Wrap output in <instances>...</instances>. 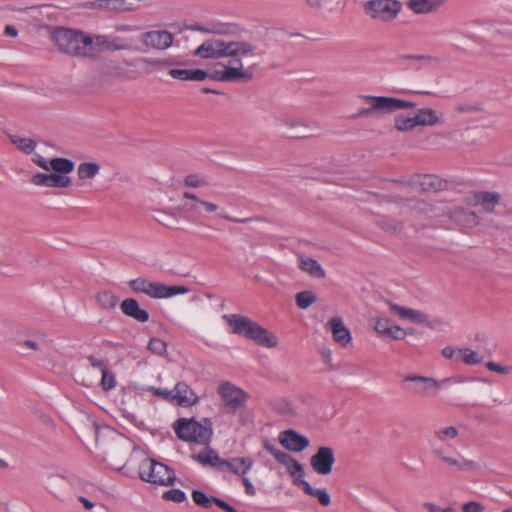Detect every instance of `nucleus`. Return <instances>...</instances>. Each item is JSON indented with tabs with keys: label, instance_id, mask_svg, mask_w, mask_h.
Listing matches in <instances>:
<instances>
[{
	"label": "nucleus",
	"instance_id": "obj_21",
	"mask_svg": "<svg viewBox=\"0 0 512 512\" xmlns=\"http://www.w3.org/2000/svg\"><path fill=\"white\" fill-rule=\"evenodd\" d=\"M279 441L287 450L292 452H301L309 446V439L294 430L282 432Z\"/></svg>",
	"mask_w": 512,
	"mask_h": 512
},
{
	"label": "nucleus",
	"instance_id": "obj_46",
	"mask_svg": "<svg viewBox=\"0 0 512 512\" xmlns=\"http://www.w3.org/2000/svg\"><path fill=\"white\" fill-rule=\"evenodd\" d=\"M149 390L156 396L161 397L162 399L172 403L173 399V389H161L156 387H150Z\"/></svg>",
	"mask_w": 512,
	"mask_h": 512
},
{
	"label": "nucleus",
	"instance_id": "obj_18",
	"mask_svg": "<svg viewBox=\"0 0 512 512\" xmlns=\"http://www.w3.org/2000/svg\"><path fill=\"white\" fill-rule=\"evenodd\" d=\"M173 35L169 31L154 30L145 32L141 35V42L150 48L164 50L173 43Z\"/></svg>",
	"mask_w": 512,
	"mask_h": 512
},
{
	"label": "nucleus",
	"instance_id": "obj_17",
	"mask_svg": "<svg viewBox=\"0 0 512 512\" xmlns=\"http://www.w3.org/2000/svg\"><path fill=\"white\" fill-rule=\"evenodd\" d=\"M409 185L416 191L436 192L443 189L446 183L438 176L425 174L412 176Z\"/></svg>",
	"mask_w": 512,
	"mask_h": 512
},
{
	"label": "nucleus",
	"instance_id": "obj_6",
	"mask_svg": "<svg viewBox=\"0 0 512 512\" xmlns=\"http://www.w3.org/2000/svg\"><path fill=\"white\" fill-rule=\"evenodd\" d=\"M459 435L455 426H444L434 430L433 438L429 441L433 453L444 463L455 466L460 470H476L478 464L472 460L454 458L447 455L444 445L450 446L449 442Z\"/></svg>",
	"mask_w": 512,
	"mask_h": 512
},
{
	"label": "nucleus",
	"instance_id": "obj_56",
	"mask_svg": "<svg viewBox=\"0 0 512 512\" xmlns=\"http://www.w3.org/2000/svg\"><path fill=\"white\" fill-rule=\"evenodd\" d=\"M23 345L25 347H28L30 349H33V350H38L39 346L38 344L35 342V341H32V340H26Z\"/></svg>",
	"mask_w": 512,
	"mask_h": 512
},
{
	"label": "nucleus",
	"instance_id": "obj_60",
	"mask_svg": "<svg viewBox=\"0 0 512 512\" xmlns=\"http://www.w3.org/2000/svg\"><path fill=\"white\" fill-rule=\"evenodd\" d=\"M409 58H411V59H416V60H428V59H430L431 57H429V56H425V55H418V56H410Z\"/></svg>",
	"mask_w": 512,
	"mask_h": 512
},
{
	"label": "nucleus",
	"instance_id": "obj_51",
	"mask_svg": "<svg viewBox=\"0 0 512 512\" xmlns=\"http://www.w3.org/2000/svg\"><path fill=\"white\" fill-rule=\"evenodd\" d=\"M326 0H305V3L312 11H320L323 9Z\"/></svg>",
	"mask_w": 512,
	"mask_h": 512
},
{
	"label": "nucleus",
	"instance_id": "obj_36",
	"mask_svg": "<svg viewBox=\"0 0 512 512\" xmlns=\"http://www.w3.org/2000/svg\"><path fill=\"white\" fill-rule=\"evenodd\" d=\"M98 305L104 310H112L118 303V297L110 291H101L96 295Z\"/></svg>",
	"mask_w": 512,
	"mask_h": 512
},
{
	"label": "nucleus",
	"instance_id": "obj_5",
	"mask_svg": "<svg viewBox=\"0 0 512 512\" xmlns=\"http://www.w3.org/2000/svg\"><path fill=\"white\" fill-rule=\"evenodd\" d=\"M464 381L463 377L452 376L437 380L432 377H426L415 374H408L402 378V389L411 396L430 398L435 397L440 388L446 384H456Z\"/></svg>",
	"mask_w": 512,
	"mask_h": 512
},
{
	"label": "nucleus",
	"instance_id": "obj_29",
	"mask_svg": "<svg viewBox=\"0 0 512 512\" xmlns=\"http://www.w3.org/2000/svg\"><path fill=\"white\" fill-rule=\"evenodd\" d=\"M168 74L182 81H204L209 78L208 72L202 69H170Z\"/></svg>",
	"mask_w": 512,
	"mask_h": 512
},
{
	"label": "nucleus",
	"instance_id": "obj_39",
	"mask_svg": "<svg viewBox=\"0 0 512 512\" xmlns=\"http://www.w3.org/2000/svg\"><path fill=\"white\" fill-rule=\"evenodd\" d=\"M295 300H296V305L300 309L305 310L308 307H310L313 303L316 302V296L312 291L306 290V291L297 293Z\"/></svg>",
	"mask_w": 512,
	"mask_h": 512
},
{
	"label": "nucleus",
	"instance_id": "obj_32",
	"mask_svg": "<svg viewBox=\"0 0 512 512\" xmlns=\"http://www.w3.org/2000/svg\"><path fill=\"white\" fill-rule=\"evenodd\" d=\"M453 218L465 228L475 227L479 223V217L475 212L467 211L462 208L454 211Z\"/></svg>",
	"mask_w": 512,
	"mask_h": 512
},
{
	"label": "nucleus",
	"instance_id": "obj_37",
	"mask_svg": "<svg viewBox=\"0 0 512 512\" xmlns=\"http://www.w3.org/2000/svg\"><path fill=\"white\" fill-rule=\"evenodd\" d=\"M459 359L467 365H476L483 361V356L469 348H460L457 350Z\"/></svg>",
	"mask_w": 512,
	"mask_h": 512
},
{
	"label": "nucleus",
	"instance_id": "obj_55",
	"mask_svg": "<svg viewBox=\"0 0 512 512\" xmlns=\"http://www.w3.org/2000/svg\"><path fill=\"white\" fill-rule=\"evenodd\" d=\"M455 354H457V351H455L452 347H445L442 350V355L447 359L453 358Z\"/></svg>",
	"mask_w": 512,
	"mask_h": 512
},
{
	"label": "nucleus",
	"instance_id": "obj_2",
	"mask_svg": "<svg viewBox=\"0 0 512 512\" xmlns=\"http://www.w3.org/2000/svg\"><path fill=\"white\" fill-rule=\"evenodd\" d=\"M52 40L61 52L87 59H95L104 51L126 49V45L120 43L117 37L88 34L70 28H57L52 34Z\"/></svg>",
	"mask_w": 512,
	"mask_h": 512
},
{
	"label": "nucleus",
	"instance_id": "obj_15",
	"mask_svg": "<svg viewBox=\"0 0 512 512\" xmlns=\"http://www.w3.org/2000/svg\"><path fill=\"white\" fill-rule=\"evenodd\" d=\"M264 448L276 459L277 462L284 465L289 474L293 478H302L304 476V469L301 463H299L296 459H294L291 455L286 452L281 451L276 448L274 445L265 442Z\"/></svg>",
	"mask_w": 512,
	"mask_h": 512
},
{
	"label": "nucleus",
	"instance_id": "obj_53",
	"mask_svg": "<svg viewBox=\"0 0 512 512\" xmlns=\"http://www.w3.org/2000/svg\"><path fill=\"white\" fill-rule=\"evenodd\" d=\"M78 501L83 505L85 510H90L94 507V502L87 497L80 496L78 497Z\"/></svg>",
	"mask_w": 512,
	"mask_h": 512
},
{
	"label": "nucleus",
	"instance_id": "obj_7",
	"mask_svg": "<svg viewBox=\"0 0 512 512\" xmlns=\"http://www.w3.org/2000/svg\"><path fill=\"white\" fill-rule=\"evenodd\" d=\"M173 428L180 440L203 446L210 444L213 435L212 422L207 418L200 422L193 418H180L174 422Z\"/></svg>",
	"mask_w": 512,
	"mask_h": 512
},
{
	"label": "nucleus",
	"instance_id": "obj_28",
	"mask_svg": "<svg viewBox=\"0 0 512 512\" xmlns=\"http://www.w3.org/2000/svg\"><path fill=\"white\" fill-rule=\"evenodd\" d=\"M191 458L202 466L217 467L219 469L222 462V458L215 450L211 449L209 445L205 446L201 452L192 454Z\"/></svg>",
	"mask_w": 512,
	"mask_h": 512
},
{
	"label": "nucleus",
	"instance_id": "obj_54",
	"mask_svg": "<svg viewBox=\"0 0 512 512\" xmlns=\"http://www.w3.org/2000/svg\"><path fill=\"white\" fill-rule=\"evenodd\" d=\"M4 33L9 37H16L18 35L17 29L12 25H7L4 29Z\"/></svg>",
	"mask_w": 512,
	"mask_h": 512
},
{
	"label": "nucleus",
	"instance_id": "obj_13",
	"mask_svg": "<svg viewBox=\"0 0 512 512\" xmlns=\"http://www.w3.org/2000/svg\"><path fill=\"white\" fill-rule=\"evenodd\" d=\"M81 7L104 13H125L137 10L140 0H93L82 3Z\"/></svg>",
	"mask_w": 512,
	"mask_h": 512
},
{
	"label": "nucleus",
	"instance_id": "obj_58",
	"mask_svg": "<svg viewBox=\"0 0 512 512\" xmlns=\"http://www.w3.org/2000/svg\"><path fill=\"white\" fill-rule=\"evenodd\" d=\"M424 507H425L427 510H429L430 512H436V511H437L436 506H435L434 504H432V503H426V504L424 505Z\"/></svg>",
	"mask_w": 512,
	"mask_h": 512
},
{
	"label": "nucleus",
	"instance_id": "obj_30",
	"mask_svg": "<svg viewBox=\"0 0 512 512\" xmlns=\"http://www.w3.org/2000/svg\"><path fill=\"white\" fill-rule=\"evenodd\" d=\"M298 264L299 269L311 277L324 278L326 276L325 270L319 262L311 257L299 256Z\"/></svg>",
	"mask_w": 512,
	"mask_h": 512
},
{
	"label": "nucleus",
	"instance_id": "obj_43",
	"mask_svg": "<svg viewBox=\"0 0 512 512\" xmlns=\"http://www.w3.org/2000/svg\"><path fill=\"white\" fill-rule=\"evenodd\" d=\"M148 349L154 354L163 355L166 352L167 345L159 338H152L148 343Z\"/></svg>",
	"mask_w": 512,
	"mask_h": 512
},
{
	"label": "nucleus",
	"instance_id": "obj_3",
	"mask_svg": "<svg viewBox=\"0 0 512 512\" xmlns=\"http://www.w3.org/2000/svg\"><path fill=\"white\" fill-rule=\"evenodd\" d=\"M32 160L38 167L50 172H38L33 174L30 179L33 185L46 188H68L72 185L70 173L75 168V164L72 160L63 157H54L47 161L39 154L35 155Z\"/></svg>",
	"mask_w": 512,
	"mask_h": 512
},
{
	"label": "nucleus",
	"instance_id": "obj_45",
	"mask_svg": "<svg viewBox=\"0 0 512 512\" xmlns=\"http://www.w3.org/2000/svg\"><path fill=\"white\" fill-rule=\"evenodd\" d=\"M163 498L165 500L181 503L186 499V495L180 489H171L169 491L164 492Z\"/></svg>",
	"mask_w": 512,
	"mask_h": 512
},
{
	"label": "nucleus",
	"instance_id": "obj_48",
	"mask_svg": "<svg viewBox=\"0 0 512 512\" xmlns=\"http://www.w3.org/2000/svg\"><path fill=\"white\" fill-rule=\"evenodd\" d=\"M485 507L480 502L471 501L462 506V512H482Z\"/></svg>",
	"mask_w": 512,
	"mask_h": 512
},
{
	"label": "nucleus",
	"instance_id": "obj_61",
	"mask_svg": "<svg viewBox=\"0 0 512 512\" xmlns=\"http://www.w3.org/2000/svg\"><path fill=\"white\" fill-rule=\"evenodd\" d=\"M8 467V463L0 458V468L5 469Z\"/></svg>",
	"mask_w": 512,
	"mask_h": 512
},
{
	"label": "nucleus",
	"instance_id": "obj_49",
	"mask_svg": "<svg viewBox=\"0 0 512 512\" xmlns=\"http://www.w3.org/2000/svg\"><path fill=\"white\" fill-rule=\"evenodd\" d=\"M486 367L487 369H489L490 371H493V372H496V373H499V374H503V375H506L510 372V368L506 367V366H502L498 363H495V362H487L486 363Z\"/></svg>",
	"mask_w": 512,
	"mask_h": 512
},
{
	"label": "nucleus",
	"instance_id": "obj_41",
	"mask_svg": "<svg viewBox=\"0 0 512 512\" xmlns=\"http://www.w3.org/2000/svg\"><path fill=\"white\" fill-rule=\"evenodd\" d=\"M417 126L415 116L413 117H405L403 115H399L395 118V128L398 131H410Z\"/></svg>",
	"mask_w": 512,
	"mask_h": 512
},
{
	"label": "nucleus",
	"instance_id": "obj_35",
	"mask_svg": "<svg viewBox=\"0 0 512 512\" xmlns=\"http://www.w3.org/2000/svg\"><path fill=\"white\" fill-rule=\"evenodd\" d=\"M301 484L306 494L316 498L322 506L330 504V496L325 489L313 488L307 481L302 480Z\"/></svg>",
	"mask_w": 512,
	"mask_h": 512
},
{
	"label": "nucleus",
	"instance_id": "obj_11",
	"mask_svg": "<svg viewBox=\"0 0 512 512\" xmlns=\"http://www.w3.org/2000/svg\"><path fill=\"white\" fill-rule=\"evenodd\" d=\"M217 392L223 402V408L228 414H236L246 406L249 399V394L246 391L229 381L222 382Z\"/></svg>",
	"mask_w": 512,
	"mask_h": 512
},
{
	"label": "nucleus",
	"instance_id": "obj_62",
	"mask_svg": "<svg viewBox=\"0 0 512 512\" xmlns=\"http://www.w3.org/2000/svg\"><path fill=\"white\" fill-rule=\"evenodd\" d=\"M442 512H453L452 508H445Z\"/></svg>",
	"mask_w": 512,
	"mask_h": 512
},
{
	"label": "nucleus",
	"instance_id": "obj_20",
	"mask_svg": "<svg viewBox=\"0 0 512 512\" xmlns=\"http://www.w3.org/2000/svg\"><path fill=\"white\" fill-rule=\"evenodd\" d=\"M194 31H198L205 34H212L218 36H234L240 32L238 25L233 23H211L208 25L197 24L192 28Z\"/></svg>",
	"mask_w": 512,
	"mask_h": 512
},
{
	"label": "nucleus",
	"instance_id": "obj_19",
	"mask_svg": "<svg viewBox=\"0 0 512 512\" xmlns=\"http://www.w3.org/2000/svg\"><path fill=\"white\" fill-rule=\"evenodd\" d=\"M199 402L197 393L185 382H178L173 388L172 403L181 407H191Z\"/></svg>",
	"mask_w": 512,
	"mask_h": 512
},
{
	"label": "nucleus",
	"instance_id": "obj_8",
	"mask_svg": "<svg viewBox=\"0 0 512 512\" xmlns=\"http://www.w3.org/2000/svg\"><path fill=\"white\" fill-rule=\"evenodd\" d=\"M360 99L368 106L360 108L355 114V118L369 117L377 112L392 113L398 110L411 109L415 107L413 102L394 97L361 95Z\"/></svg>",
	"mask_w": 512,
	"mask_h": 512
},
{
	"label": "nucleus",
	"instance_id": "obj_22",
	"mask_svg": "<svg viewBox=\"0 0 512 512\" xmlns=\"http://www.w3.org/2000/svg\"><path fill=\"white\" fill-rule=\"evenodd\" d=\"M254 461L249 457H234L231 459H222L220 469L229 470L235 475L245 476L253 467Z\"/></svg>",
	"mask_w": 512,
	"mask_h": 512
},
{
	"label": "nucleus",
	"instance_id": "obj_26",
	"mask_svg": "<svg viewBox=\"0 0 512 512\" xmlns=\"http://www.w3.org/2000/svg\"><path fill=\"white\" fill-rule=\"evenodd\" d=\"M121 310L123 314L140 323H145L149 320V313L142 309L138 301L134 298H127L123 300L121 303Z\"/></svg>",
	"mask_w": 512,
	"mask_h": 512
},
{
	"label": "nucleus",
	"instance_id": "obj_9",
	"mask_svg": "<svg viewBox=\"0 0 512 512\" xmlns=\"http://www.w3.org/2000/svg\"><path fill=\"white\" fill-rule=\"evenodd\" d=\"M128 286L135 293H142L152 299L171 298L189 292V289L181 285L168 286L160 282H153L143 277L132 279Z\"/></svg>",
	"mask_w": 512,
	"mask_h": 512
},
{
	"label": "nucleus",
	"instance_id": "obj_42",
	"mask_svg": "<svg viewBox=\"0 0 512 512\" xmlns=\"http://www.w3.org/2000/svg\"><path fill=\"white\" fill-rule=\"evenodd\" d=\"M101 374H102V377H101L102 388L105 391H109V390L115 388V386H116L115 375L111 371H109L108 368L106 370H104L103 372H101Z\"/></svg>",
	"mask_w": 512,
	"mask_h": 512
},
{
	"label": "nucleus",
	"instance_id": "obj_44",
	"mask_svg": "<svg viewBox=\"0 0 512 512\" xmlns=\"http://www.w3.org/2000/svg\"><path fill=\"white\" fill-rule=\"evenodd\" d=\"M391 326V322L388 318H377L374 323V330L379 335L386 336Z\"/></svg>",
	"mask_w": 512,
	"mask_h": 512
},
{
	"label": "nucleus",
	"instance_id": "obj_25",
	"mask_svg": "<svg viewBox=\"0 0 512 512\" xmlns=\"http://www.w3.org/2000/svg\"><path fill=\"white\" fill-rule=\"evenodd\" d=\"M447 0H408L407 7L415 14H429L438 11Z\"/></svg>",
	"mask_w": 512,
	"mask_h": 512
},
{
	"label": "nucleus",
	"instance_id": "obj_1",
	"mask_svg": "<svg viewBox=\"0 0 512 512\" xmlns=\"http://www.w3.org/2000/svg\"><path fill=\"white\" fill-rule=\"evenodd\" d=\"M265 51L255 41L246 39H207L198 46L193 55L203 59H227L213 65L209 78L217 82L248 83L254 78L259 61Z\"/></svg>",
	"mask_w": 512,
	"mask_h": 512
},
{
	"label": "nucleus",
	"instance_id": "obj_16",
	"mask_svg": "<svg viewBox=\"0 0 512 512\" xmlns=\"http://www.w3.org/2000/svg\"><path fill=\"white\" fill-rule=\"evenodd\" d=\"M182 197L189 201L183 205L185 211L189 213L196 215H201L203 211L206 213H215L219 208L217 204L201 199L196 194L189 191H184Z\"/></svg>",
	"mask_w": 512,
	"mask_h": 512
},
{
	"label": "nucleus",
	"instance_id": "obj_38",
	"mask_svg": "<svg viewBox=\"0 0 512 512\" xmlns=\"http://www.w3.org/2000/svg\"><path fill=\"white\" fill-rule=\"evenodd\" d=\"M9 139L19 150L25 154H31L36 147V142L34 140L22 137L20 135H10Z\"/></svg>",
	"mask_w": 512,
	"mask_h": 512
},
{
	"label": "nucleus",
	"instance_id": "obj_27",
	"mask_svg": "<svg viewBox=\"0 0 512 512\" xmlns=\"http://www.w3.org/2000/svg\"><path fill=\"white\" fill-rule=\"evenodd\" d=\"M391 312L397 314L401 319H408L409 321L422 324L427 322V315L419 310H415L412 308H406L395 304L393 302H388Z\"/></svg>",
	"mask_w": 512,
	"mask_h": 512
},
{
	"label": "nucleus",
	"instance_id": "obj_33",
	"mask_svg": "<svg viewBox=\"0 0 512 512\" xmlns=\"http://www.w3.org/2000/svg\"><path fill=\"white\" fill-rule=\"evenodd\" d=\"M499 195L494 192H478L475 194L476 203L483 206L486 212H492L499 203Z\"/></svg>",
	"mask_w": 512,
	"mask_h": 512
},
{
	"label": "nucleus",
	"instance_id": "obj_47",
	"mask_svg": "<svg viewBox=\"0 0 512 512\" xmlns=\"http://www.w3.org/2000/svg\"><path fill=\"white\" fill-rule=\"evenodd\" d=\"M406 331L398 325H392L386 336H390L395 340H402L406 336Z\"/></svg>",
	"mask_w": 512,
	"mask_h": 512
},
{
	"label": "nucleus",
	"instance_id": "obj_12",
	"mask_svg": "<svg viewBox=\"0 0 512 512\" xmlns=\"http://www.w3.org/2000/svg\"><path fill=\"white\" fill-rule=\"evenodd\" d=\"M364 7L371 18L391 22L398 16L402 6L397 0H369Z\"/></svg>",
	"mask_w": 512,
	"mask_h": 512
},
{
	"label": "nucleus",
	"instance_id": "obj_50",
	"mask_svg": "<svg viewBox=\"0 0 512 512\" xmlns=\"http://www.w3.org/2000/svg\"><path fill=\"white\" fill-rule=\"evenodd\" d=\"M87 360L93 368L99 369L100 372H103L104 370L107 369V366L102 359H99L93 355H90L87 357Z\"/></svg>",
	"mask_w": 512,
	"mask_h": 512
},
{
	"label": "nucleus",
	"instance_id": "obj_57",
	"mask_svg": "<svg viewBox=\"0 0 512 512\" xmlns=\"http://www.w3.org/2000/svg\"><path fill=\"white\" fill-rule=\"evenodd\" d=\"M133 28L129 25H119L116 26V31L125 32V31H132Z\"/></svg>",
	"mask_w": 512,
	"mask_h": 512
},
{
	"label": "nucleus",
	"instance_id": "obj_24",
	"mask_svg": "<svg viewBox=\"0 0 512 512\" xmlns=\"http://www.w3.org/2000/svg\"><path fill=\"white\" fill-rule=\"evenodd\" d=\"M330 331L332 332L333 339L335 342L342 346H346L351 342V333L349 329L344 325L340 317H333L327 323Z\"/></svg>",
	"mask_w": 512,
	"mask_h": 512
},
{
	"label": "nucleus",
	"instance_id": "obj_52",
	"mask_svg": "<svg viewBox=\"0 0 512 512\" xmlns=\"http://www.w3.org/2000/svg\"><path fill=\"white\" fill-rule=\"evenodd\" d=\"M242 482H243V485L245 487V492L250 495V496H253L256 494V489L255 487L253 486V484L251 483L250 479L243 476L242 477Z\"/></svg>",
	"mask_w": 512,
	"mask_h": 512
},
{
	"label": "nucleus",
	"instance_id": "obj_40",
	"mask_svg": "<svg viewBox=\"0 0 512 512\" xmlns=\"http://www.w3.org/2000/svg\"><path fill=\"white\" fill-rule=\"evenodd\" d=\"M183 184L190 188H201L208 185L206 177L200 174H188L183 178Z\"/></svg>",
	"mask_w": 512,
	"mask_h": 512
},
{
	"label": "nucleus",
	"instance_id": "obj_4",
	"mask_svg": "<svg viewBox=\"0 0 512 512\" xmlns=\"http://www.w3.org/2000/svg\"><path fill=\"white\" fill-rule=\"evenodd\" d=\"M224 319L234 334L244 336L267 348H274L278 345L279 341L276 335L247 317L232 314L225 315Z\"/></svg>",
	"mask_w": 512,
	"mask_h": 512
},
{
	"label": "nucleus",
	"instance_id": "obj_31",
	"mask_svg": "<svg viewBox=\"0 0 512 512\" xmlns=\"http://www.w3.org/2000/svg\"><path fill=\"white\" fill-rule=\"evenodd\" d=\"M417 126H436L442 123V116L432 108L419 109L415 114Z\"/></svg>",
	"mask_w": 512,
	"mask_h": 512
},
{
	"label": "nucleus",
	"instance_id": "obj_34",
	"mask_svg": "<svg viewBox=\"0 0 512 512\" xmlns=\"http://www.w3.org/2000/svg\"><path fill=\"white\" fill-rule=\"evenodd\" d=\"M100 171V165L95 162H82L78 165L77 176L80 180L94 178Z\"/></svg>",
	"mask_w": 512,
	"mask_h": 512
},
{
	"label": "nucleus",
	"instance_id": "obj_14",
	"mask_svg": "<svg viewBox=\"0 0 512 512\" xmlns=\"http://www.w3.org/2000/svg\"><path fill=\"white\" fill-rule=\"evenodd\" d=\"M335 463V453L331 447H319L310 458V466L314 472L319 475H328L333 470Z\"/></svg>",
	"mask_w": 512,
	"mask_h": 512
},
{
	"label": "nucleus",
	"instance_id": "obj_59",
	"mask_svg": "<svg viewBox=\"0 0 512 512\" xmlns=\"http://www.w3.org/2000/svg\"><path fill=\"white\" fill-rule=\"evenodd\" d=\"M223 219L225 220H228V221H232V222H244L245 220H238V219H235V218H232L230 217L229 215H222L221 216Z\"/></svg>",
	"mask_w": 512,
	"mask_h": 512
},
{
	"label": "nucleus",
	"instance_id": "obj_10",
	"mask_svg": "<svg viewBox=\"0 0 512 512\" xmlns=\"http://www.w3.org/2000/svg\"><path fill=\"white\" fill-rule=\"evenodd\" d=\"M139 477L145 482L160 486L173 485L176 479L173 469L151 458H145L140 463Z\"/></svg>",
	"mask_w": 512,
	"mask_h": 512
},
{
	"label": "nucleus",
	"instance_id": "obj_23",
	"mask_svg": "<svg viewBox=\"0 0 512 512\" xmlns=\"http://www.w3.org/2000/svg\"><path fill=\"white\" fill-rule=\"evenodd\" d=\"M192 498L195 504L203 509H211L215 505L217 508L222 509L225 512H236L227 502L215 497H209L199 490L193 491Z\"/></svg>",
	"mask_w": 512,
	"mask_h": 512
}]
</instances>
